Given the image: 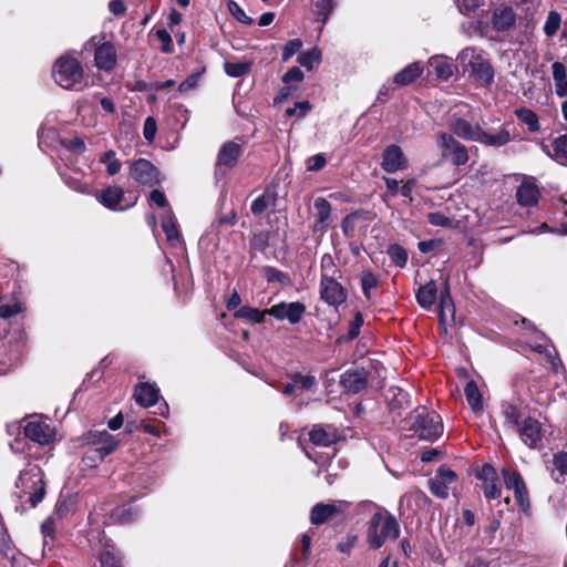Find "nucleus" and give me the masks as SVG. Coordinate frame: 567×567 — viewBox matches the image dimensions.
<instances>
[{"instance_id":"49530a36","label":"nucleus","mask_w":567,"mask_h":567,"mask_svg":"<svg viewBox=\"0 0 567 567\" xmlns=\"http://www.w3.org/2000/svg\"><path fill=\"white\" fill-rule=\"evenodd\" d=\"M0 554L10 563L14 564L17 549L7 534H0Z\"/></svg>"},{"instance_id":"5fc2aeb1","label":"nucleus","mask_w":567,"mask_h":567,"mask_svg":"<svg viewBox=\"0 0 567 567\" xmlns=\"http://www.w3.org/2000/svg\"><path fill=\"white\" fill-rule=\"evenodd\" d=\"M391 260L399 267H404L408 262L406 251L399 245H391L388 249Z\"/></svg>"},{"instance_id":"72a5a7b5","label":"nucleus","mask_w":567,"mask_h":567,"mask_svg":"<svg viewBox=\"0 0 567 567\" xmlns=\"http://www.w3.org/2000/svg\"><path fill=\"white\" fill-rule=\"evenodd\" d=\"M437 295L436 284L431 280L421 286L416 292V301L422 308H430L434 305Z\"/></svg>"},{"instance_id":"aec40b11","label":"nucleus","mask_w":567,"mask_h":567,"mask_svg":"<svg viewBox=\"0 0 567 567\" xmlns=\"http://www.w3.org/2000/svg\"><path fill=\"white\" fill-rule=\"evenodd\" d=\"M451 134L465 141L475 142L480 132V125H472L468 121L453 115L449 123Z\"/></svg>"},{"instance_id":"2f4dec72","label":"nucleus","mask_w":567,"mask_h":567,"mask_svg":"<svg viewBox=\"0 0 567 567\" xmlns=\"http://www.w3.org/2000/svg\"><path fill=\"white\" fill-rule=\"evenodd\" d=\"M516 198L523 206H533L538 202L539 190L535 184L524 182L517 188Z\"/></svg>"},{"instance_id":"c756f323","label":"nucleus","mask_w":567,"mask_h":567,"mask_svg":"<svg viewBox=\"0 0 567 567\" xmlns=\"http://www.w3.org/2000/svg\"><path fill=\"white\" fill-rule=\"evenodd\" d=\"M439 318L443 323L454 321L455 319V307L450 295L449 279H445V288L441 292L440 306H439Z\"/></svg>"},{"instance_id":"338daca9","label":"nucleus","mask_w":567,"mask_h":567,"mask_svg":"<svg viewBox=\"0 0 567 567\" xmlns=\"http://www.w3.org/2000/svg\"><path fill=\"white\" fill-rule=\"evenodd\" d=\"M62 144L75 154H82L85 151V143L82 138L75 137L73 140L63 141Z\"/></svg>"},{"instance_id":"a211bd4d","label":"nucleus","mask_w":567,"mask_h":567,"mask_svg":"<svg viewBox=\"0 0 567 567\" xmlns=\"http://www.w3.org/2000/svg\"><path fill=\"white\" fill-rule=\"evenodd\" d=\"M368 214L364 212H354L347 215L341 221V229L344 236L349 238L364 235L367 231Z\"/></svg>"},{"instance_id":"ea45409f","label":"nucleus","mask_w":567,"mask_h":567,"mask_svg":"<svg viewBox=\"0 0 567 567\" xmlns=\"http://www.w3.org/2000/svg\"><path fill=\"white\" fill-rule=\"evenodd\" d=\"M267 315H269V312H267V309L261 311L257 308L248 306H244L235 312L236 318L246 319L254 323L264 322Z\"/></svg>"},{"instance_id":"864d4df0","label":"nucleus","mask_w":567,"mask_h":567,"mask_svg":"<svg viewBox=\"0 0 567 567\" xmlns=\"http://www.w3.org/2000/svg\"><path fill=\"white\" fill-rule=\"evenodd\" d=\"M290 378L296 384V389L300 390H310L317 383L316 377L310 374L293 373Z\"/></svg>"},{"instance_id":"6ab92c4d","label":"nucleus","mask_w":567,"mask_h":567,"mask_svg":"<svg viewBox=\"0 0 567 567\" xmlns=\"http://www.w3.org/2000/svg\"><path fill=\"white\" fill-rule=\"evenodd\" d=\"M313 207L316 209L313 231L323 234L332 223L331 204L326 198L318 197L315 199Z\"/></svg>"},{"instance_id":"f704fd0d","label":"nucleus","mask_w":567,"mask_h":567,"mask_svg":"<svg viewBox=\"0 0 567 567\" xmlns=\"http://www.w3.org/2000/svg\"><path fill=\"white\" fill-rule=\"evenodd\" d=\"M551 71L556 94L560 97L567 96V71L565 65L560 62H554Z\"/></svg>"},{"instance_id":"6e6552de","label":"nucleus","mask_w":567,"mask_h":567,"mask_svg":"<svg viewBox=\"0 0 567 567\" xmlns=\"http://www.w3.org/2000/svg\"><path fill=\"white\" fill-rule=\"evenodd\" d=\"M130 175L141 185L154 186L161 182L159 171L145 158H138L131 164Z\"/></svg>"},{"instance_id":"7c9ffc66","label":"nucleus","mask_w":567,"mask_h":567,"mask_svg":"<svg viewBox=\"0 0 567 567\" xmlns=\"http://www.w3.org/2000/svg\"><path fill=\"white\" fill-rule=\"evenodd\" d=\"M162 229L166 235L167 241L173 245L177 246L181 244V233L178 229V226L176 224V220L174 218V215L171 209H168L163 216H162Z\"/></svg>"},{"instance_id":"cd10ccee","label":"nucleus","mask_w":567,"mask_h":567,"mask_svg":"<svg viewBox=\"0 0 567 567\" xmlns=\"http://www.w3.org/2000/svg\"><path fill=\"white\" fill-rule=\"evenodd\" d=\"M134 398L141 406H152L158 401V388L155 384L141 383L135 386Z\"/></svg>"},{"instance_id":"a18cd8bd","label":"nucleus","mask_w":567,"mask_h":567,"mask_svg":"<svg viewBox=\"0 0 567 567\" xmlns=\"http://www.w3.org/2000/svg\"><path fill=\"white\" fill-rule=\"evenodd\" d=\"M100 162L106 165V173L110 176L117 174L121 171L122 164L115 158V152L110 150L100 156Z\"/></svg>"},{"instance_id":"20e7f679","label":"nucleus","mask_w":567,"mask_h":567,"mask_svg":"<svg viewBox=\"0 0 567 567\" xmlns=\"http://www.w3.org/2000/svg\"><path fill=\"white\" fill-rule=\"evenodd\" d=\"M399 534V524L392 515L380 512L373 514L368 529V542L371 547L380 548L388 539H396Z\"/></svg>"},{"instance_id":"e433bc0d","label":"nucleus","mask_w":567,"mask_h":567,"mask_svg":"<svg viewBox=\"0 0 567 567\" xmlns=\"http://www.w3.org/2000/svg\"><path fill=\"white\" fill-rule=\"evenodd\" d=\"M434 73L443 80H447L453 75L454 65L443 56H433L429 61Z\"/></svg>"},{"instance_id":"4be33fe9","label":"nucleus","mask_w":567,"mask_h":567,"mask_svg":"<svg viewBox=\"0 0 567 567\" xmlns=\"http://www.w3.org/2000/svg\"><path fill=\"white\" fill-rule=\"evenodd\" d=\"M116 58L115 47L111 42H104L95 50V66L99 70L111 71L116 64Z\"/></svg>"},{"instance_id":"9b49d317","label":"nucleus","mask_w":567,"mask_h":567,"mask_svg":"<svg viewBox=\"0 0 567 567\" xmlns=\"http://www.w3.org/2000/svg\"><path fill=\"white\" fill-rule=\"evenodd\" d=\"M457 475L445 465L439 467L435 476L429 481V487L433 495L439 498L449 496L450 485L455 483Z\"/></svg>"},{"instance_id":"423d86ee","label":"nucleus","mask_w":567,"mask_h":567,"mask_svg":"<svg viewBox=\"0 0 567 567\" xmlns=\"http://www.w3.org/2000/svg\"><path fill=\"white\" fill-rule=\"evenodd\" d=\"M505 487L513 491L515 502L525 515H530L532 505L525 481L520 473L508 467L502 468Z\"/></svg>"},{"instance_id":"680f3d73","label":"nucleus","mask_w":567,"mask_h":567,"mask_svg":"<svg viewBox=\"0 0 567 567\" xmlns=\"http://www.w3.org/2000/svg\"><path fill=\"white\" fill-rule=\"evenodd\" d=\"M22 311H23V307L20 302H14L11 305H2V306H0V318L9 319Z\"/></svg>"},{"instance_id":"4c0bfd02","label":"nucleus","mask_w":567,"mask_h":567,"mask_svg":"<svg viewBox=\"0 0 567 567\" xmlns=\"http://www.w3.org/2000/svg\"><path fill=\"white\" fill-rule=\"evenodd\" d=\"M465 398L470 406L474 412H478L483 408L482 394L478 390V386L475 381H470L466 383L464 389Z\"/></svg>"},{"instance_id":"bb28decb","label":"nucleus","mask_w":567,"mask_h":567,"mask_svg":"<svg viewBox=\"0 0 567 567\" xmlns=\"http://www.w3.org/2000/svg\"><path fill=\"white\" fill-rule=\"evenodd\" d=\"M512 140L511 132L503 126L498 132L496 133H488L484 132L482 128H480V132L477 134V138L475 142H480L483 145L492 146V147H501L509 143Z\"/></svg>"},{"instance_id":"052dcab7","label":"nucleus","mask_w":567,"mask_h":567,"mask_svg":"<svg viewBox=\"0 0 567 567\" xmlns=\"http://www.w3.org/2000/svg\"><path fill=\"white\" fill-rule=\"evenodd\" d=\"M156 37L162 43L161 50L164 53H172L174 48L171 34L165 29H159L156 31Z\"/></svg>"},{"instance_id":"774afa93","label":"nucleus","mask_w":567,"mask_h":567,"mask_svg":"<svg viewBox=\"0 0 567 567\" xmlns=\"http://www.w3.org/2000/svg\"><path fill=\"white\" fill-rule=\"evenodd\" d=\"M362 323H363L362 315L360 312H357L354 316V319L350 322V326H349V331H348L349 339H354L359 336L360 328H361Z\"/></svg>"},{"instance_id":"3c124183","label":"nucleus","mask_w":567,"mask_h":567,"mask_svg":"<svg viewBox=\"0 0 567 567\" xmlns=\"http://www.w3.org/2000/svg\"><path fill=\"white\" fill-rule=\"evenodd\" d=\"M102 567H123L122 558L114 549H105L100 556Z\"/></svg>"},{"instance_id":"f8f14e48","label":"nucleus","mask_w":567,"mask_h":567,"mask_svg":"<svg viewBox=\"0 0 567 567\" xmlns=\"http://www.w3.org/2000/svg\"><path fill=\"white\" fill-rule=\"evenodd\" d=\"M320 295L330 306H339L346 301L347 295L342 286L331 276L321 275Z\"/></svg>"},{"instance_id":"6e6d98bb","label":"nucleus","mask_w":567,"mask_h":567,"mask_svg":"<svg viewBox=\"0 0 567 567\" xmlns=\"http://www.w3.org/2000/svg\"><path fill=\"white\" fill-rule=\"evenodd\" d=\"M228 9L233 17L236 18L238 21L248 25H250L254 22V20L245 13L243 8L237 2L230 0L228 2Z\"/></svg>"},{"instance_id":"0e129e2a","label":"nucleus","mask_w":567,"mask_h":567,"mask_svg":"<svg viewBox=\"0 0 567 567\" xmlns=\"http://www.w3.org/2000/svg\"><path fill=\"white\" fill-rule=\"evenodd\" d=\"M427 221L439 227H450L452 225V220L442 213H430L427 215Z\"/></svg>"},{"instance_id":"5701e85b","label":"nucleus","mask_w":567,"mask_h":567,"mask_svg":"<svg viewBox=\"0 0 567 567\" xmlns=\"http://www.w3.org/2000/svg\"><path fill=\"white\" fill-rule=\"evenodd\" d=\"M96 199L111 210H124L126 208L121 205L124 199V190L120 186H109L104 188L96 196Z\"/></svg>"},{"instance_id":"603ef678","label":"nucleus","mask_w":567,"mask_h":567,"mask_svg":"<svg viewBox=\"0 0 567 567\" xmlns=\"http://www.w3.org/2000/svg\"><path fill=\"white\" fill-rule=\"evenodd\" d=\"M135 516H136V513L133 511V508L131 506H126V505L116 507L112 513V518L115 522H118L122 524L132 522Z\"/></svg>"},{"instance_id":"de8ad7c7","label":"nucleus","mask_w":567,"mask_h":567,"mask_svg":"<svg viewBox=\"0 0 567 567\" xmlns=\"http://www.w3.org/2000/svg\"><path fill=\"white\" fill-rule=\"evenodd\" d=\"M561 16L555 10L549 11L544 24L545 34L547 37H554L559 30Z\"/></svg>"},{"instance_id":"b1692460","label":"nucleus","mask_w":567,"mask_h":567,"mask_svg":"<svg viewBox=\"0 0 567 567\" xmlns=\"http://www.w3.org/2000/svg\"><path fill=\"white\" fill-rule=\"evenodd\" d=\"M241 154V146L235 142L225 143L219 150L216 169L219 171L223 166L230 168L237 163Z\"/></svg>"},{"instance_id":"9d476101","label":"nucleus","mask_w":567,"mask_h":567,"mask_svg":"<svg viewBox=\"0 0 567 567\" xmlns=\"http://www.w3.org/2000/svg\"><path fill=\"white\" fill-rule=\"evenodd\" d=\"M267 312L278 320H288L291 324H296L305 315L306 306L300 301L279 302L267 309Z\"/></svg>"},{"instance_id":"8fccbe9b","label":"nucleus","mask_w":567,"mask_h":567,"mask_svg":"<svg viewBox=\"0 0 567 567\" xmlns=\"http://www.w3.org/2000/svg\"><path fill=\"white\" fill-rule=\"evenodd\" d=\"M320 59H321V52L317 48H313L307 52L301 53L298 56V62L303 68L311 70L315 64L320 62Z\"/></svg>"},{"instance_id":"1a4fd4ad","label":"nucleus","mask_w":567,"mask_h":567,"mask_svg":"<svg viewBox=\"0 0 567 567\" xmlns=\"http://www.w3.org/2000/svg\"><path fill=\"white\" fill-rule=\"evenodd\" d=\"M520 440L529 449H540L543 446V425L534 417H526L515 430Z\"/></svg>"},{"instance_id":"c03bdc74","label":"nucleus","mask_w":567,"mask_h":567,"mask_svg":"<svg viewBox=\"0 0 567 567\" xmlns=\"http://www.w3.org/2000/svg\"><path fill=\"white\" fill-rule=\"evenodd\" d=\"M224 70L231 78H240L248 74L251 70L250 62H225Z\"/></svg>"},{"instance_id":"473e14b6","label":"nucleus","mask_w":567,"mask_h":567,"mask_svg":"<svg viewBox=\"0 0 567 567\" xmlns=\"http://www.w3.org/2000/svg\"><path fill=\"white\" fill-rule=\"evenodd\" d=\"M551 477L557 483H566L567 476V452H558L554 454L551 460V468H550Z\"/></svg>"},{"instance_id":"a19ab883","label":"nucleus","mask_w":567,"mask_h":567,"mask_svg":"<svg viewBox=\"0 0 567 567\" xmlns=\"http://www.w3.org/2000/svg\"><path fill=\"white\" fill-rule=\"evenodd\" d=\"M502 413L505 419V424L509 429L515 431L518 427V425L520 424L519 423V419H520L519 409L511 403H505L502 405Z\"/></svg>"},{"instance_id":"39448f33","label":"nucleus","mask_w":567,"mask_h":567,"mask_svg":"<svg viewBox=\"0 0 567 567\" xmlns=\"http://www.w3.org/2000/svg\"><path fill=\"white\" fill-rule=\"evenodd\" d=\"M437 147L441 151L442 159L452 163L454 166H463L470 159L467 147L451 133L440 132L437 134Z\"/></svg>"},{"instance_id":"c9c22d12","label":"nucleus","mask_w":567,"mask_h":567,"mask_svg":"<svg viewBox=\"0 0 567 567\" xmlns=\"http://www.w3.org/2000/svg\"><path fill=\"white\" fill-rule=\"evenodd\" d=\"M423 72L419 63H411L394 75V83L399 85H408L414 82Z\"/></svg>"},{"instance_id":"ddd939ff","label":"nucleus","mask_w":567,"mask_h":567,"mask_svg":"<svg viewBox=\"0 0 567 567\" xmlns=\"http://www.w3.org/2000/svg\"><path fill=\"white\" fill-rule=\"evenodd\" d=\"M468 68L472 76L481 84L488 85L494 78V70L491 63L474 50L471 51Z\"/></svg>"},{"instance_id":"f257e3e1","label":"nucleus","mask_w":567,"mask_h":567,"mask_svg":"<svg viewBox=\"0 0 567 567\" xmlns=\"http://www.w3.org/2000/svg\"><path fill=\"white\" fill-rule=\"evenodd\" d=\"M406 424L405 429L411 432V436L424 441H435L443 433L441 416L425 408L416 409L406 420Z\"/></svg>"},{"instance_id":"7ed1b4c3","label":"nucleus","mask_w":567,"mask_h":567,"mask_svg":"<svg viewBox=\"0 0 567 567\" xmlns=\"http://www.w3.org/2000/svg\"><path fill=\"white\" fill-rule=\"evenodd\" d=\"M83 74L79 60L68 54L60 56L53 65L54 81L65 90L81 89Z\"/></svg>"},{"instance_id":"4d7b16f0","label":"nucleus","mask_w":567,"mask_h":567,"mask_svg":"<svg viewBox=\"0 0 567 567\" xmlns=\"http://www.w3.org/2000/svg\"><path fill=\"white\" fill-rule=\"evenodd\" d=\"M362 291L370 298V291L378 286V279L371 271H364L361 276Z\"/></svg>"},{"instance_id":"37998d69","label":"nucleus","mask_w":567,"mask_h":567,"mask_svg":"<svg viewBox=\"0 0 567 567\" xmlns=\"http://www.w3.org/2000/svg\"><path fill=\"white\" fill-rule=\"evenodd\" d=\"M315 12L324 25L336 8L334 0H315Z\"/></svg>"},{"instance_id":"e2e57ef3","label":"nucleus","mask_w":567,"mask_h":567,"mask_svg":"<svg viewBox=\"0 0 567 567\" xmlns=\"http://www.w3.org/2000/svg\"><path fill=\"white\" fill-rule=\"evenodd\" d=\"M157 124L156 121L148 116L144 121L143 134L146 141L153 142L156 135Z\"/></svg>"},{"instance_id":"69168bd1","label":"nucleus","mask_w":567,"mask_h":567,"mask_svg":"<svg viewBox=\"0 0 567 567\" xmlns=\"http://www.w3.org/2000/svg\"><path fill=\"white\" fill-rule=\"evenodd\" d=\"M326 163V157L322 154H316L308 158L307 168L308 171L317 172L323 168Z\"/></svg>"},{"instance_id":"393cba45","label":"nucleus","mask_w":567,"mask_h":567,"mask_svg":"<svg viewBox=\"0 0 567 567\" xmlns=\"http://www.w3.org/2000/svg\"><path fill=\"white\" fill-rule=\"evenodd\" d=\"M542 148L558 164L567 165V134L557 136L549 145L543 144Z\"/></svg>"},{"instance_id":"bf43d9fd","label":"nucleus","mask_w":567,"mask_h":567,"mask_svg":"<svg viewBox=\"0 0 567 567\" xmlns=\"http://www.w3.org/2000/svg\"><path fill=\"white\" fill-rule=\"evenodd\" d=\"M264 271H265V276L269 282H274V281H279L282 284L289 282V277L285 272H282L274 267H266Z\"/></svg>"},{"instance_id":"f3484780","label":"nucleus","mask_w":567,"mask_h":567,"mask_svg":"<svg viewBox=\"0 0 567 567\" xmlns=\"http://www.w3.org/2000/svg\"><path fill=\"white\" fill-rule=\"evenodd\" d=\"M381 166L386 173H395L408 167V159L398 145H389L383 151Z\"/></svg>"},{"instance_id":"2eb2a0df","label":"nucleus","mask_w":567,"mask_h":567,"mask_svg":"<svg viewBox=\"0 0 567 567\" xmlns=\"http://www.w3.org/2000/svg\"><path fill=\"white\" fill-rule=\"evenodd\" d=\"M24 435L31 441L44 445L49 444L54 435V429L45 421L33 420L24 426Z\"/></svg>"},{"instance_id":"58836bf2","label":"nucleus","mask_w":567,"mask_h":567,"mask_svg":"<svg viewBox=\"0 0 567 567\" xmlns=\"http://www.w3.org/2000/svg\"><path fill=\"white\" fill-rule=\"evenodd\" d=\"M516 117L525 125H527L529 132H538L540 130L538 115L526 107L515 110Z\"/></svg>"},{"instance_id":"13d9d810","label":"nucleus","mask_w":567,"mask_h":567,"mask_svg":"<svg viewBox=\"0 0 567 567\" xmlns=\"http://www.w3.org/2000/svg\"><path fill=\"white\" fill-rule=\"evenodd\" d=\"M302 47V42L299 39L289 40L282 50V61L287 62L290 60Z\"/></svg>"},{"instance_id":"0eeeda50","label":"nucleus","mask_w":567,"mask_h":567,"mask_svg":"<svg viewBox=\"0 0 567 567\" xmlns=\"http://www.w3.org/2000/svg\"><path fill=\"white\" fill-rule=\"evenodd\" d=\"M349 507L347 501H333L331 503H318L310 512V522L312 525H321L326 522L343 515Z\"/></svg>"},{"instance_id":"dca6fc26","label":"nucleus","mask_w":567,"mask_h":567,"mask_svg":"<svg viewBox=\"0 0 567 567\" xmlns=\"http://www.w3.org/2000/svg\"><path fill=\"white\" fill-rule=\"evenodd\" d=\"M87 442L92 445H96V452L101 458H104L111 454L118 445V440L110 434L106 430L103 431H90L86 437Z\"/></svg>"},{"instance_id":"f03ea898","label":"nucleus","mask_w":567,"mask_h":567,"mask_svg":"<svg viewBox=\"0 0 567 567\" xmlns=\"http://www.w3.org/2000/svg\"><path fill=\"white\" fill-rule=\"evenodd\" d=\"M16 486L20 491V498H25L31 507H35L41 503L45 494V484L40 466L29 463L28 466L20 472Z\"/></svg>"},{"instance_id":"79ce46f5","label":"nucleus","mask_w":567,"mask_h":567,"mask_svg":"<svg viewBox=\"0 0 567 567\" xmlns=\"http://www.w3.org/2000/svg\"><path fill=\"white\" fill-rule=\"evenodd\" d=\"M41 533L43 536V549H51L53 546V540L56 534V525L52 517H48L41 525Z\"/></svg>"},{"instance_id":"412c9836","label":"nucleus","mask_w":567,"mask_h":567,"mask_svg":"<svg viewBox=\"0 0 567 567\" xmlns=\"http://www.w3.org/2000/svg\"><path fill=\"white\" fill-rule=\"evenodd\" d=\"M368 383L367 372L364 369H352L347 370L340 380V384L342 388L351 393H359L363 389H365Z\"/></svg>"},{"instance_id":"a878e982","label":"nucleus","mask_w":567,"mask_h":567,"mask_svg":"<svg viewBox=\"0 0 567 567\" xmlns=\"http://www.w3.org/2000/svg\"><path fill=\"white\" fill-rule=\"evenodd\" d=\"M516 13L511 7H499L493 11L492 24L496 31H507L514 27Z\"/></svg>"},{"instance_id":"09e8293b","label":"nucleus","mask_w":567,"mask_h":567,"mask_svg":"<svg viewBox=\"0 0 567 567\" xmlns=\"http://www.w3.org/2000/svg\"><path fill=\"white\" fill-rule=\"evenodd\" d=\"M275 204V196L265 193L257 197L251 204V212L254 215H261L270 205Z\"/></svg>"},{"instance_id":"4468645a","label":"nucleus","mask_w":567,"mask_h":567,"mask_svg":"<svg viewBox=\"0 0 567 567\" xmlns=\"http://www.w3.org/2000/svg\"><path fill=\"white\" fill-rule=\"evenodd\" d=\"M477 477L483 482L482 488L487 499H497L501 497L502 487L496 470L492 465L484 464Z\"/></svg>"},{"instance_id":"c85d7f7f","label":"nucleus","mask_w":567,"mask_h":567,"mask_svg":"<svg viewBox=\"0 0 567 567\" xmlns=\"http://www.w3.org/2000/svg\"><path fill=\"white\" fill-rule=\"evenodd\" d=\"M309 440L317 446H329L337 441V432L331 426L315 425L309 432Z\"/></svg>"}]
</instances>
